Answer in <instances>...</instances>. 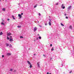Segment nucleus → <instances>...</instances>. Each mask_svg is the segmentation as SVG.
I'll list each match as a JSON object with an SVG mask.
<instances>
[{
	"mask_svg": "<svg viewBox=\"0 0 74 74\" xmlns=\"http://www.w3.org/2000/svg\"><path fill=\"white\" fill-rule=\"evenodd\" d=\"M18 17H19V19H21L22 18V16H21V15L20 14H18Z\"/></svg>",
	"mask_w": 74,
	"mask_h": 74,
	"instance_id": "obj_1",
	"label": "nucleus"
},
{
	"mask_svg": "<svg viewBox=\"0 0 74 74\" xmlns=\"http://www.w3.org/2000/svg\"><path fill=\"white\" fill-rule=\"evenodd\" d=\"M11 34H12L11 33L9 32L7 34V35L8 36H10V35H11Z\"/></svg>",
	"mask_w": 74,
	"mask_h": 74,
	"instance_id": "obj_2",
	"label": "nucleus"
},
{
	"mask_svg": "<svg viewBox=\"0 0 74 74\" xmlns=\"http://www.w3.org/2000/svg\"><path fill=\"white\" fill-rule=\"evenodd\" d=\"M9 41L10 42H12V41H14V40H13V39H12L10 38L9 39Z\"/></svg>",
	"mask_w": 74,
	"mask_h": 74,
	"instance_id": "obj_3",
	"label": "nucleus"
},
{
	"mask_svg": "<svg viewBox=\"0 0 74 74\" xmlns=\"http://www.w3.org/2000/svg\"><path fill=\"white\" fill-rule=\"evenodd\" d=\"M37 30V28L36 27H35L34 28V31H36V30Z\"/></svg>",
	"mask_w": 74,
	"mask_h": 74,
	"instance_id": "obj_4",
	"label": "nucleus"
},
{
	"mask_svg": "<svg viewBox=\"0 0 74 74\" xmlns=\"http://www.w3.org/2000/svg\"><path fill=\"white\" fill-rule=\"evenodd\" d=\"M27 63H28L29 64V65L31 64H31V63H30V62H29V61H27Z\"/></svg>",
	"mask_w": 74,
	"mask_h": 74,
	"instance_id": "obj_5",
	"label": "nucleus"
},
{
	"mask_svg": "<svg viewBox=\"0 0 74 74\" xmlns=\"http://www.w3.org/2000/svg\"><path fill=\"white\" fill-rule=\"evenodd\" d=\"M51 22H49V26H51Z\"/></svg>",
	"mask_w": 74,
	"mask_h": 74,
	"instance_id": "obj_6",
	"label": "nucleus"
},
{
	"mask_svg": "<svg viewBox=\"0 0 74 74\" xmlns=\"http://www.w3.org/2000/svg\"><path fill=\"white\" fill-rule=\"evenodd\" d=\"M7 55H8L9 56H10V55H11V54L10 53H8L7 54Z\"/></svg>",
	"mask_w": 74,
	"mask_h": 74,
	"instance_id": "obj_7",
	"label": "nucleus"
},
{
	"mask_svg": "<svg viewBox=\"0 0 74 74\" xmlns=\"http://www.w3.org/2000/svg\"><path fill=\"white\" fill-rule=\"evenodd\" d=\"M6 46H7V47H8V46H9V44L6 43Z\"/></svg>",
	"mask_w": 74,
	"mask_h": 74,
	"instance_id": "obj_8",
	"label": "nucleus"
},
{
	"mask_svg": "<svg viewBox=\"0 0 74 74\" xmlns=\"http://www.w3.org/2000/svg\"><path fill=\"white\" fill-rule=\"evenodd\" d=\"M71 6H70L68 8V9L69 10H70V9H71Z\"/></svg>",
	"mask_w": 74,
	"mask_h": 74,
	"instance_id": "obj_9",
	"label": "nucleus"
},
{
	"mask_svg": "<svg viewBox=\"0 0 74 74\" xmlns=\"http://www.w3.org/2000/svg\"><path fill=\"white\" fill-rule=\"evenodd\" d=\"M69 28L71 29H72V26H71V25H70L69 27Z\"/></svg>",
	"mask_w": 74,
	"mask_h": 74,
	"instance_id": "obj_10",
	"label": "nucleus"
},
{
	"mask_svg": "<svg viewBox=\"0 0 74 74\" xmlns=\"http://www.w3.org/2000/svg\"><path fill=\"white\" fill-rule=\"evenodd\" d=\"M3 34V32H1L0 33V36H1Z\"/></svg>",
	"mask_w": 74,
	"mask_h": 74,
	"instance_id": "obj_11",
	"label": "nucleus"
},
{
	"mask_svg": "<svg viewBox=\"0 0 74 74\" xmlns=\"http://www.w3.org/2000/svg\"><path fill=\"white\" fill-rule=\"evenodd\" d=\"M37 64V65H38V67H40V65L39 64H38V62Z\"/></svg>",
	"mask_w": 74,
	"mask_h": 74,
	"instance_id": "obj_12",
	"label": "nucleus"
},
{
	"mask_svg": "<svg viewBox=\"0 0 74 74\" xmlns=\"http://www.w3.org/2000/svg\"><path fill=\"white\" fill-rule=\"evenodd\" d=\"M18 27V28H21V26H17Z\"/></svg>",
	"mask_w": 74,
	"mask_h": 74,
	"instance_id": "obj_13",
	"label": "nucleus"
},
{
	"mask_svg": "<svg viewBox=\"0 0 74 74\" xmlns=\"http://www.w3.org/2000/svg\"><path fill=\"white\" fill-rule=\"evenodd\" d=\"M1 25H4V23L3 22H2L1 23Z\"/></svg>",
	"mask_w": 74,
	"mask_h": 74,
	"instance_id": "obj_14",
	"label": "nucleus"
},
{
	"mask_svg": "<svg viewBox=\"0 0 74 74\" xmlns=\"http://www.w3.org/2000/svg\"><path fill=\"white\" fill-rule=\"evenodd\" d=\"M32 64H30L29 67L30 68H32Z\"/></svg>",
	"mask_w": 74,
	"mask_h": 74,
	"instance_id": "obj_15",
	"label": "nucleus"
},
{
	"mask_svg": "<svg viewBox=\"0 0 74 74\" xmlns=\"http://www.w3.org/2000/svg\"><path fill=\"white\" fill-rule=\"evenodd\" d=\"M60 25H61V26H64V25H63V24H62V23H60Z\"/></svg>",
	"mask_w": 74,
	"mask_h": 74,
	"instance_id": "obj_16",
	"label": "nucleus"
},
{
	"mask_svg": "<svg viewBox=\"0 0 74 74\" xmlns=\"http://www.w3.org/2000/svg\"><path fill=\"white\" fill-rule=\"evenodd\" d=\"M12 17L13 19H15V18H14V16H12Z\"/></svg>",
	"mask_w": 74,
	"mask_h": 74,
	"instance_id": "obj_17",
	"label": "nucleus"
},
{
	"mask_svg": "<svg viewBox=\"0 0 74 74\" xmlns=\"http://www.w3.org/2000/svg\"><path fill=\"white\" fill-rule=\"evenodd\" d=\"M20 38H23V37L22 36H21Z\"/></svg>",
	"mask_w": 74,
	"mask_h": 74,
	"instance_id": "obj_18",
	"label": "nucleus"
},
{
	"mask_svg": "<svg viewBox=\"0 0 74 74\" xmlns=\"http://www.w3.org/2000/svg\"><path fill=\"white\" fill-rule=\"evenodd\" d=\"M5 10V8H3V10L4 11Z\"/></svg>",
	"mask_w": 74,
	"mask_h": 74,
	"instance_id": "obj_19",
	"label": "nucleus"
},
{
	"mask_svg": "<svg viewBox=\"0 0 74 74\" xmlns=\"http://www.w3.org/2000/svg\"><path fill=\"white\" fill-rule=\"evenodd\" d=\"M53 49H54V48L53 47H52V49H51V51H53Z\"/></svg>",
	"mask_w": 74,
	"mask_h": 74,
	"instance_id": "obj_20",
	"label": "nucleus"
},
{
	"mask_svg": "<svg viewBox=\"0 0 74 74\" xmlns=\"http://www.w3.org/2000/svg\"><path fill=\"white\" fill-rule=\"evenodd\" d=\"M9 47H10V48H11V47H12V45H10Z\"/></svg>",
	"mask_w": 74,
	"mask_h": 74,
	"instance_id": "obj_21",
	"label": "nucleus"
},
{
	"mask_svg": "<svg viewBox=\"0 0 74 74\" xmlns=\"http://www.w3.org/2000/svg\"><path fill=\"white\" fill-rule=\"evenodd\" d=\"M7 39H8V40H9V39H10V38H9V37H7Z\"/></svg>",
	"mask_w": 74,
	"mask_h": 74,
	"instance_id": "obj_22",
	"label": "nucleus"
},
{
	"mask_svg": "<svg viewBox=\"0 0 74 74\" xmlns=\"http://www.w3.org/2000/svg\"><path fill=\"white\" fill-rule=\"evenodd\" d=\"M39 39H41V36H39Z\"/></svg>",
	"mask_w": 74,
	"mask_h": 74,
	"instance_id": "obj_23",
	"label": "nucleus"
},
{
	"mask_svg": "<svg viewBox=\"0 0 74 74\" xmlns=\"http://www.w3.org/2000/svg\"><path fill=\"white\" fill-rule=\"evenodd\" d=\"M12 70H13L12 69H11L10 70V71H12Z\"/></svg>",
	"mask_w": 74,
	"mask_h": 74,
	"instance_id": "obj_24",
	"label": "nucleus"
},
{
	"mask_svg": "<svg viewBox=\"0 0 74 74\" xmlns=\"http://www.w3.org/2000/svg\"><path fill=\"white\" fill-rule=\"evenodd\" d=\"M58 4H59V3H57L56 4V5H58Z\"/></svg>",
	"mask_w": 74,
	"mask_h": 74,
	"instance_id": "obj_25",
	"label": "nucleus"
},
{
	"mask_svg": "<svg viewBox=\"0 0 74 74\" xmlns=\"http://www.w3.org/2000/svg\"><path fill=\"white\" fill-rule=\"evenodd\" d=\"M36 7H37V5H35L34 6V8H36Z\"/></svg>",
	"mask_w": 74,
	"mask_h": 74,
	"instance_id": "obj_26",
	"label": "nucleus"
},
{
	"mask_svg": "<svg viewBox=\"0 0 74 74\" xmlns=\"http://www.w3.org/2000/svg\"><path fill=\"white\" fill-rule=\"evenodd\" d=\"M62 8L63 9H64L65 8V6H64L62 7Z\"/></svg>",
	"mask_w": 74,
	"mask_h": 74,
	"instance_id": "obj_27",
	"label": "nucleus"
},
{
	"mask_svg": "<svg viewBox=\"0 0 74 74\" xmlns=\"http://www.w3.org/2000/svg\"><path fill=\"white\" fill-rule=\"evenodd\" d=\"M72 72V71H70V72H69V73H70V74H71V73Z\"/></svg>",
	"mask_w": 74,
	"mask_h": 74,
	"instance_id": "obj_28",
	"label": "nucleus"
},
{
	"mask_svg": "<svg viewBox=\"0 0 74 74\" xmlns=\"http://www.w3.org/2000/svg\"><path fill=\"white\" fill-rule=\"evenodd\" d=\"M63 6H64V4H62V7H63Z\"/></svg>",
	"mask_w": 74,
	"mask_h": 74,
	"instance_id": "obj_29",
	"label": "nucleus"
},
{
	"mask_svg": "<svg viewBox=\"0 0 74 74\" xmlns=\"http://www.w3.org/2000/svg\"><path fill=\"white\" fill-rule=\"evenodd\" d=\"M21 15H23V13H21Z\"/></svg>",
	"mask_w": 74,
	"mask_h": 74,
	"instance_id": "obj_30",
	"label": "nucleus"
},
{
	"mask_svg": "<svg viewBox=\"0 0 74 74\" xmlns=\"http://www.w3.org/2000/svg\"><path fill=\"white\" fill-rule=\"evenodd\" d=\"M39 16H40L41 15V14H40V13H39Z\"/></svg>",
	"mask_w": 74,
	"mask_h": 74,
	"instance_id": "obj_31",
	"label": "nucleus"
},
{
	"mask_svg": "<svg viewBox=\"0 0 74 74\" xmlns=\"http://www.w3.org/2000/svg\"><path fill=\"white\" fill-rule=\"evenodd\" d=\"M2 56V57L3 58H4V55H3Z\"/></svg>",
	"mask_w": 74,
	"mask_h": 74,
	"instance_id": "obj_32",
	"label": "nucleus"
},
{
	"mask_svg": "<svg viewBox=\"0 0 74 74\" xmlns=\"http://www.w3.org/2000/svg\"><path fill=\"white\" fill-rule=\"evenodd\" d=\"M68 17H67V16L66 17V19H68Z\"/></svg>",
	"mask_w": 74,
	"mask_h": 74,
	"instance_id": "obj_33",
	"label": "nucleus"
},
{
	"mask_svg": "<svg viewBox=\"0 0 74 74\" xmlns=\"http://www.w3.org/2000/svg\"><path fill=\"white\" fill-rule=\"evenodd\" d=\"M52 44H51L50 45V47H52Z\"/></svg>",
	"mask_w": 74,
	"mask_h": 74,
	"instance_id": "obj_34",
	"label": "nucleus"
},
{
	"mask_svg": "<svg viewBox=\"0 0 74 74\" xmlns=\"http://www.w3.org/2000/svg\"><path fill=\"white\" fill-rule=\"evenodd\" d=\"M10 38H12V36H10Z\"/></svg>",
	"mask_w": 74,
	"mask_h": 74,
	"instance_id": "obj_35",
	"label": "nucleus"
},
{
	"mask_svg": "<svg viewBox=\"0 0 74 74\" xmlns=\"http://www.w3.org/2000/svg\"><path fill=\"white\" fill-rule=\"evenodd\" d=\"M43 56H45V55H44V54H43Z\"/></svg>",
	"mask_w": 74,
	"mask_h": 74,
	"instance_id": "obj_36",
	"label": "nucleus"
},
{
	"mask_svg": "<svg viewBox=\"0 0 74 74\" xmlns=\"http://www.w3.org/2000/svg\"><path fill=\"white\" fill-rule=\"evenodd\" d=\"M47 23L45 24V25H46V26H47Z\"/></svg>",
	"mask_w": 74,
	"mask_h": 74,
	"instance_id": "obj_37",
	"label": "nucleus"
},
{
	"mask_svg": "<svg viewBox=\"0 0 74 74\" xmlns=\"http://www.w3.org/2000/svg\"><path fill=\"white\" fill-rule=\"evenodd\" d=\"M8 21H10V19L9 18H8Z\"/></svg>",
	"mask_w": 74,
	"mask_h": 74,
	"instance_id": "obj_38",
	"label": "nucleus"
},
{
	"mask_svg": "<svg viewBox=\"0 0 74 74\" xmlns=\"http://www.w3.org/2000/svg\"><path fill=\"white\" fill-rule=\"evenodd\" d=\"M2 22H4V20H3V19H2Z\"/></svg>",
	"mask_w": 74,
	"mask_h": 74,
	"instance_id": "obj_39",
	"label": "nucleus"
},
{
	"mask_svg": "<svg viewBox=\"0 0 74 74\" xmlns=\"http://www.w3.org/2000/svg\"><path fill=\"white\" fill-rule=\"evenodd\" d=\"M49 21H50V22H51V19H49Z\"/></svg>",
	"mask_w": 74,
	"mask_h": 74,
	"instance_id": "obj_40",
	"label": "nucleus"
},
{
	"mask_svg": "<svg viewBox=\"0 0 74 74\" xmlns=\"http://www.w3.org/2000/svg\"><path fill=\"white\" fill-rule=\"evenodd\" d=\"M47 74H49V73L47 72Z\"/></svg>",
	"mask_w": 74,
	"mask_h": 74,
	"instance_id": "obj_41",
	"label": "nucleus"
},
{
	"mask_svg": "<svg viewBox=\"0 0 74 74\" xmlns=\"http://www.w3.org/2000/svg\"><path fill=\"white\" fill-rule=\"evenodd\" d=\"M64 15L66 16V14H64Z\"/></svg>",
	"mask_w": 74,
	"mask_h": 74,
	"instance_id": "obj_42",
	"label": "nucleus"
},
{
	"mask_svg": "<svg viewBox=\"0 0 74 74\" xmlns=\"http://www.w3.org/2000/svg\"><path fill=\"white\" fill-rule=\"evenodd\" d=\"M38 21V22H39V21Z\"/></svg>",
	"mask_w": 74,
	"mask_h": 74,
	"instance_id": "obj_43",
	"label": "nucleus"
},
{
	"mask_svg": "<svg viewBox=\"0 0 74 74\" xmlns=\"http://www.w3.org/2000/svg\"><path fill=\"white\" fill-rule=\"evenodd\" d=\"M39 35H40L39 34H38V36H39Z\"/></svg>",
	"mask_w": 74,
	"mask_h": 74,
	"instance_id": "obj_44",
	"label": "nucleus"
},
{
	"mask_svg": "<svg viewBox=\"0 0 74 74\" xmlns=\"http://www.w3.org/2000/svg\"><path fill=\"white\" fill-rule=\"evenodd\" d=\"M49 74H51V73H49Z\"/></svg>",
	"mask_w": 74,
	"mask_h": 74,
	"instance_id": "obj_45",
	"label": "nucleus"
},
{
	"mask_svg": "<svg viewBox=\"0 0 74 74\" xmlns=\"http://www.w3.org/2000/svg\"><path fill=\"white\" fill-rule=\"evenodd\" d=\"M1 0H0V1H1Z\"/></svg>",
	"mask_w": 74,
	"mask_h": 74,
	"instance_id": "obj_46",
	"label": "nucleus"
},
{
	"mask_svg": "<svg viewBox=\"0 0 74 74\" xmlns=\"http://www.w3.org/2000/svg\"><path fill=\"white\" fill-rule=\"evenodd\" d=\"M34 55H36L35 54H34Z\"/></svg>",
	"mask_w": 74,
	"mask_h": 74,
	"instance_id": "obj_47",
	"label": "nucleus"
},
{
	"mask_svg": "<svg viewBox=\"0 0 74 74\" xmlns=\"http://www.w3.org/2000/svg\"><path fill=\"white\" fill-rule=\"evenodd\" d=\"M6 1H7V0H5Z\"/></svg>",
	"mask_w": 74,
	"mask_h": 74,
	"instance_id": "obj_48",
	"label": "nucleus"
},
{
	"mask_svg": "<svg viewBox=\"0 0 74 74\" xmlns=\"http://www.w3.org/2000/svg\"><path fill=\"white\" fill-rule=\"evenodd\" d=\"M37 39H38V38Z\"/></svg>",
	"mask_w": 74,
	"mask_h": 74,
	"instance_id": "obj_49",
	"label": "nucleus"
}]
</instances>
